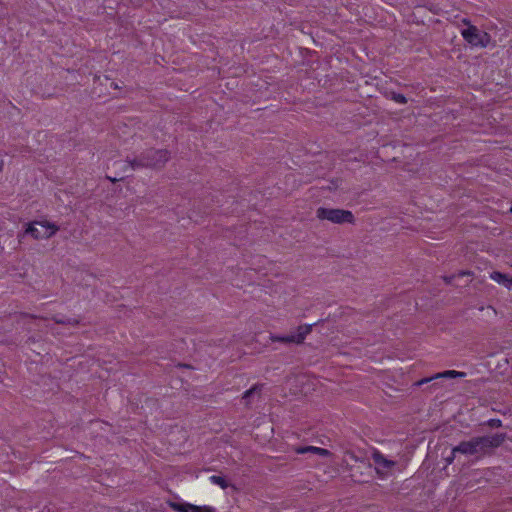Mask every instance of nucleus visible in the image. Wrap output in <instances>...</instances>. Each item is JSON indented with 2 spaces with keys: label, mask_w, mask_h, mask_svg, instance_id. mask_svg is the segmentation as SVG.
Returning a JSON list of instances; mask_svg holds the SVG:
<instances>
[{
  "label": "nucleus",
  "mask_w": 512,
  "mask_h": 512,
  "mask_svg": "<svg viewBox=\"0 0 512 512\" xmlns=\"http://www.w3.org/2000/svg\"><path fill=\"white\" fill-rule=\"evenodd\" d=\"M506 438V433L473 437L468 441H461L455 446L453 448V454L461 453L468 456L480 457L501 446Z\"/></svg>",
  "instance_id": "nucleus-1"
},
{
  "label": "nucleus",
  "mask_w": 512,
  "mask_h": 512,
  "mask_svg": "<svg viewBox=\"0 0 512 512\" xmlns=\"http://www.w3.org/2000/svg\"><path fill=\"white\" fill-rule=\"evenodd\" d=\"M170 159L171 153L169 150L149 148L137 157H127L126 162L132 170L144 168L160 170L165 167Z\"/></svg>",
  "instance_id": "nucleus-2"
},
{
  "label": "nucleus",
  "mask_w": 512,
  "mask_h": 512,
  "mask_svg": "<svg viewBox=\"0 0 512 512\" xmlns=\"http://www.w3.org/2000/svg\"><path fill=\"white\" fill-rule=\"evenodd\" d=\"M316 217L319 220H327L334 224L355 223V217L351 211L339 208L319 207L316 210Z\"/></svg>",
  "instance_id": "nucleus-3"
},
{
  "label": "nucleus",
  "mask_w": 512,
  "mask_h": 512,
  "mask_svg": "<svg viewBox=\"0 0 512 512\" xmlns=\"http://www.w3.org/2000/svg\"><path fill=\"white\" fill-rule=\"evenodd\" d=\"M462 37L472 46L485 48L491 42V36L487 32L480 31L476 26L469 25L461 32Z\"/></svg>",
  "instance_id": "nucleus-4"
},
{
  "label": "nucleus",
  "mask_w": 512,
  "mask_h": 512,
  "mask_svg": "<svg viewBox=\"0 0 512 512\" xmlns=\"http://www.w3.org/2000/svg\"><path fill=\"white\" fill-rule=\"evenodd\" d=\"M58 227L49 222L35 221L29 224L26 233L30 234L35 239H47L52 237L57 231Z\"/></svg>",
  "instance_id": "nucleus-5"
},
{
  "label": "nucleus",
  "mask_w": 512,
  "mask_h": 512,
  "mask_svg": "<svg viewBox=\"0 0 512 512\" xmlns=\"http://www.w3.org/2000/svg\"><path fill=\"white\" fill-rule=\"evenodd\" d=\"M311 330H312V325H301L297 329V334H291V335H286V336L272 335L270 337V339L273 342H281L284 344H290V343L301 344V343H303L305 337L311 332Z\"/></svg>",
  "instance_id": "nucleus-6"
},
{
  "label": "nucleus",
  "mask_w": 512,
  "mask_h": 512,
  "mask_svg": "<svg viewBox=\"0 0 512 512\" xmlns=\"http://www.w3.org/2000/svg\"><path fill=\"white\" fill-rule=\"evenodd\" d=\"M374 469L370 463L364 461L352 466L351 477L355 482L365 483L369 481V476L372 475Z\"/></svg>",
  "instance_id": "nucleus-7"
},
{
  "label": "nucleus",
  "mask_w": 512,
  "mask_h": 512,
  "mask_svg": "<svg viewBox=\"0 0 512 512\" xmlns=\"http://www.w3.org/2000/svg\"><path fill=\"white\" fill-rule=\"evenodd\" d=\"M466 376L465 372L455 371V370H446L443 372H439L434 374L431 377L423 378L419 381H416L414 383V386L420 387L426 383H429L431 381H435L437 379H448V378H463Z\"/></svg>",
  "instance_id": "nucleus-8"
},
{
  "label": "nucleus",
  "mask_w": 512,
  "mask_h": 512,
  "mask_svg": "<svg viewBox=\"0 0 512 512\" xmlns=\"http://www.w3.org/2000/svg\"><path fill=\"white\" fill-rule=\"evenodd\" d=\"M170 507L177 512H215L210 506H196L189 503L171 502Z\"/></svg>",
  "instance_id": "nucleus-9"
},
{
  "label": "nucleus",
  "mask_w": 512,
  "mask_h": 512,
  "mask_svg": "<svg viewBox=\"0 0 512 512\" xmlns=\"http://www.w3.org/2000/svg\"><path fill=\"white\" fill-rule=\"evenodd\" d=\"M294 451L297 454L311 453V454L319 455L322 457H328L331 455V452L329 450L320 448V447H315V446H299V447H296L294 449Z\"/></svg>",
  "instance_id": "nucleus-10"
},
{
  "label": "nucleus",
  "mask_w": 512,
  "mask_h": 512,
  "mask_svg": "<svg viewBox=\"0 0 512 512\" xmlns=\"http://www.w3.org/2000/svg\"><path fill=\"white\" fill-rule=\"evenodd\" d=\"M263 384H255L250 389L244 392L242 399L245 401L246 406H249L252 398L255 396L260 398L263 389Z\"/></svg>",
  "instance_id": "nucleus-11"
},
{
  "label": "nucleus",
  "mask_w": 512,
  "mask_h": 512,
  "mask_svg": "<svg viewBox=\"0 0 512 512\" xmlns=\"http://www.w3.org/2000/svg\"><path fill=\"white\" fill-rule=\"evenodd\" d=\"M490 278L508 289H512V277L499 271H493Z\"/></svg>",
  "instance_id": "nucleus-12"
},
{
  "label": "nucleus",
  "mask_w": 512,
  "mask_h": 512,
  "mask_svg": "<svg viewBox=\"0 0 512 512\" xmlns=\"http://www.w3.org/2000/svg\"><path fill=\"white\" fill-rule=\"evenodd\" d=\"M470 275H471L470 271H460L457 274L443 276V280L448 285H454V286L458 287V286H460V284L456 283L455 281L459 278H462L464 276H470Z\"/></svg>",
  "instance_id": "nucleus-13"
},
{
  "label": "nucleus",
  "mask_w": 512,
  "mask_h": 512,
  "mask_svg": "<svg viewBox=\"0 0 512 512\" xmlns=\"http://www.w3.org/2000/svg\"><path fill=\"white\" fill-rule=\"evenodd\" d=\"M373 459L375 463L377 464V467L373 468L374 471L378 474H382L381 468L384 467V456L379 451L373 452Z\"/></svg>",
  "instance_id": "nucleus-14"
},
{
  "label": "nucleus",
  "mask_w": 512,
  "mask_h": 512,
  "mask_svg": "<svg viewBox=\"0 0 512 512\" xmlns=\"http://www.w3.org/2000/svg\"><path fill=\"white\" fill-rule=\"evenodd\" d=\"M407 464V460H402L399 462H394L392 460L386 459V475L388 474V470H391L394 466H397L398 471H402Z\"/></svg>",
  "instance_id": "nucleus-15"
},
{
  "label": "nucleus",
  "mask_w": 512,
  "mask_h": 512,
  "mask_svg": "<svg viewBox=\"0 0 512 512\" xmlns=\"http://www.w3.org/2000/svg\"><path fill=\"white\" fill-rule=\"evenodd\" d=\"M390 97L392 100L399 104H405L407 103V99L403 94L396 93V92H387L386 91V98Z\"/></svg>",
  "instance_id": "nucleus-16"
},
{
  "label": "nucleus",
  "mask_w": 512,
  "mask_h": 512,
  "mask_svg": "<svg viewBox=\"0 0 512 512\" xmlns=\"http://www.w3.org/2000/svg\"><path fill=\"white\" fill-rule=\"evenodd\" d=\"M52 320L56 323V324H68V325H73V326H77L79 325L80 321L78 319H60V318H57V317H53Z\"/></svg>",
  "instance_id": "nucleus-17"
},
{
  "label": "nucleus",
  "mask_w": 512,
  "mask_h": 512,
  "mask_svg": "<svg viewBox=\"0 0 512 512\" xmlns=\"http://www.w3.org/2000/svg\"><path fill=\"white\" fill-rule=\"evenodd\" d=\"M210 479L214 484L219 485L222 489H226L229 486L227 480L224 477L213 475Z\"/></svg>",
  "instance_id": "nucleus-18"
},
{
  "label": "nucleus",
  "mask_w": 512,
  "mask_h": 512,
  "mask_svg": "<svg viewBox=\"0 0 512 512\" xmlns=\"http://www.w3.org/2000/svg\"><path fill=\"white\" fill-rule=\"evenodd\" d=\"M15 316L18 317V318H21V319L22 318L41 319V320H46L47 319L46 317L38 316V315H35V314L26 313V312H16Z\"/></svg>",
  "instance_id": "nucleus-19"
},
{
  "label": "nucleus",
  "mask_w": 512,
  "mask_h": 512,
  "mask_svg": "<svg viewBox=\"0 0 512 512\" xmlns=\"http://www.w3.org/2000/svg\"><path fill=\"white\" fill-rule=\"evenodd\" d=\"M486 425L490 428H499L502 426V422L500 419H490L486 422Z\"/></svg>",
  "instance_id": "nucleus-20"
},
{
  "label": "nucleus",
  "mask_w": 512,
  "mask_h": 512,
  "mask_svg": "<svg viewBox=\"0 0 512 512\" xmlns=\"http://www.w3.org/2000/svg\"><path fill=\"white\" fill-rule=\"evenodd\" d=\"M107 179H109L111 182L115 183V182H118V181L122 180L123 177H121V178H111V177L107 176Z\"/></svg>",
  "instance_id": "nucleus-21"
},
{
  "label": "nucleus",
  "mask_w": 512,
  "mask_h": 512,
  "mask_svg": "<svg viewBox=\"0 0 512 512\" xmlns=\"http://www.w3.org/2000/svg\"><path fill=\"white\" fill-rule=\"evenodd\" d=\"M462 23H463V24H465V25H467L468 27H469V25H471L470 20H469V19H467V18H463V19H462Z\"/></svg>",
  "instance_id": "nucleus-22"
},
{
  "label": "nucleus",
  "mask_w": 512,
  "mask_h": 512,
  "mask_svg": "<svg viewBox=\"0 0 512 512\" xmlns=\"http://www.w3.org/2000/svg\"><path fill=\"white\" fill-rule=\"evenodd\" d=\"M454 456H455V454H453V453H452V456H451V457H448V458L446 459L447 464H451V463L453 462Z\"/></svg>",
  "instance_id": "nucleus-23"
},
{
  "label": "nucleus",
  "mask_w": 512,
  "mask_h": 512,
  "mask_svg": "<svg viewBox=\"0 0 512 512\" xmlns=\"http://www.w3.org/2000/svg\"><path fill=\"white\" fill-rule=\"evenodd\" d=\"M4 161L0 159V172L3 170Z\"/></svg>",
  "instance_id": "nucleus-24"
},
{
  "label": "nucleus",
  "mask_w": 512,
  "mask_h": 512,
  "mask_svg": "<svg viewBox=\"0 0 512 512\" xmlns=\"http://www.w3.org/2000/svg\"><path fill=\"white\" fill-rule=\"evenodd\" d=\"M111 86H113L115 89L119 88L118 85L116 83H114V82L111 83Z\"/></svg>",
  "instance_id": "nucleus-25"
},
{
  "label": "nucleus",
  "mask_w": 512,
  "mask_h": 512,
  "mask_svg": "<svg viewBox=\"0 0 512 512\" xmlns=\"http://www.w3.org/2000/svg\"><path fill=\"white\" fill-rule=\"evenodd\" d=\"M437 385H438V384L435 382V383H433V384H432L431 388H432V387H436Z\"/></svg>",
  "instance_id": "nucleus-26"
},
{
  "label": "nucleus",
  "mask_w": 512,
  "mask_h": 512,
  "mask_svg": "<svg viewBox=\"0 0 512 512\" xmlns=\"http://www.w3.org/2000/svg\"><path fill=\"white\" fill-rule=\"evenodd\" d=\"M510 212H512V207L510 208Z\"/></svg>",
  "instance_id": "nucleus-27"
}]
</instances>
